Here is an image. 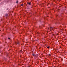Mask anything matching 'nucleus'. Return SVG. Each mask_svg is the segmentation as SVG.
Segmentation results:
<instances>
[{
    "instance_id": "nucleus-1",
    "label": "nucleus",
    "mask_w": 67,
    "mask_h": 67,
    "mask_svg": "<svg viewBox=\"0 0 67 67\" xmlns=\"http://www.w3.org/2000/svg\"><path fill=\"white\" fill-rule=\"evenodd\" d=\"M52 30H53V27H50V31H51Z\"/></svg>"
},
{
    "instance_id": "nucleus-2",
    "label": "nucleus",
    "mask_w": 67,
    "mask_h": 67,
    "mask_svg": "<svg viewBox=\"0 0 67 67\" xmlns=\"http://www.w3.org/2000/svg\"><path fill=\"white\" fill-rule=\"evenodd\" d=\"M28 4H29V5H30V4H31V3L30 2V3H28Z\"/></svg>"
},
{
    "instance_id": "nucleus-3",
    "label": "nucleus",
    "mask_w": 67,
    "mask_h": 67,
    "mask_svg": "<svg viewBox=\"0 0 67 67\" xmlns=\"http://www.w3.org/2000/svg\"><path fill=\"white\" fill-rule=\"evenodd\" d=\"M48 56H51V55L50 54H48Z\"/></svg>"
},
{
    "instance_id": "nucleus-4",
    "label": "nucleus",
    "mask_w": 67,
    "mask_h": 67,
    "mask_svg": "<svg viewBox=\"0 0 67 67\" xmlns=\"http://www.w3.org/2000/svg\"><path fill=\"white\" fill-rule=\"evenodd\" d=\"M47 48H49V46L48 47H47Z\"/></svg>"
},
{
    "instance_id": "nucleus-5",
    "label": "nucleus",
    "mask_w": 67,
    "mask_h": 67,
    "mask_svg": "<svg viewBox=\"0 0 67 67\" xmlns=\"http://www.w3.org/2000/svg\"><path fill=\"white\" fill-rule=\"evenodd\" d=\"M21 6H23V4H21Z\"/></svg>"
},
{
    "instance_id": "nucleus-6",
    "label": "nucleus",
    "mask_w": 67,
    "mask_h": 67,
    "mask_svg": "<svg viewBox=\"0 0 67 67\" xmlns=\"http://www.w3.org/2000/svg\"><path fill=\"white\" fill-rule=\"evenodd\" d=\"M32 55H33V56H35V54H32Z\"/></svg>"
},
{
    "instance_id": "nucleus-7",
    "label": "nucleus",
    "mask_w": 67,
    "mask_h": 67,
    "mask_svg": "<svg viewBox=\"0 0 67 67\" xmlns=\"http://www.w3.org/2000/svg\"><path fill=\"white\" fill-rule=\"evenodd\" d=\"M8 39H9V40H10V38H8Z\"/></svg>"
},
{
    "instance_id": "nucleus-8",
    "label": "nucleus",
    "mask_w": 67,
    "mask_h": 67,
    "mask_svg": "<svg viewBox=\"0 0 67 67\" xmlns=\"http://www.w3.org/2000/svg\"><path fill=\"white\" fill-rule=\"evenodd\" d=\"M18 1H17L16 2V3H18Z\"/></svg>"
}]
</instances>
